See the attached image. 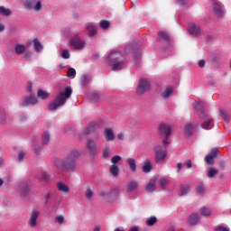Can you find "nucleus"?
Returning <instances> with one entry per match:
<instances>
[{"label":"nucleus","mask_w":231,"mask_h":231,"mask_svg":"<svg viewBox=\"0 0 231 231\" xmlns=\"http://www.w3.org/2000/svg\"><path fill=\"white\" fill-rule=\"evenodd\" d=\"M163 146L165 148H167V146L169 145V141H168V137L165 136V138L162 141Z\"/></svg>","instance_id":"nucleus-62"},{"label":"nucleus","mask_w":231,"mask_h":231,"mask_svg":"<svg viewBox=\"0 0 231 231\" xmlns=\"http://www.w3.org/2000/svg\"><path fill=\"white\" fill-rule=\"evenodd\" d=\"M120 161H122V156L120 155H115L111 159V162L113 163V165H116V163H118Z\"/></svg>","instance_id":"nucleus-43"},{"label":"nucleus","mask_w":231,"mask_h":231,"mask_svg":"<svg viewBox=\"0 0 231 231\" xmlns=\"http://www.w3.org/2000/svg\"><path fill=\"white\" fill-rule=\"evenodd\" d=\"M189 192V185H181V187H180V195L184 196V195H187Z\"/></svg>","instance_id":"nucleus-40"},{"label":"nucleus","mask_w":231,"mask_h":231,"mask_svg":"<svg viewBox=\"0 0 231 231\" xmlns=\"http://www.w3.org/2000/svg\"><path fill=\"white\" fill-rule=\"evenodd\" d=\"M70 46L75 50H82L84 48V42L80 40L79 35H76L70 40Z\"/></svg>","instance_id":"nucleus-5"},{"label":"nucleus","mask_w":231,"mask_h":231,"mask_svg":"<svg viewBox=\"0 0 231 231\" xmlns=\"http://www.w3.org/2000/svg\"><path fill=\"white\" fill-rule=\"evenodd\" d=\"M103 157H104L105 159L109 158V148H108V147H106V148H105V149L103 150Z\"/></svg>","instance_id":"nucleus-53"},{"label":"nucleus","mask_w":231,"mask_h":231,"mask_svg":"<svg viewBox=\"0 0 231 231\" xmlns=\"http://www.w3.org/2000/svg\"><path fill=\"white\" fill-rule=\"evenodd\" d=\"M105 138L106 142H113L115 141V132L113 128L106 127L104 129Z\"/></svg>","instance_id":"nucleus-9"},{"label":"nucleus","mask_w":231,"mask_h":231,"mask_svg":"<svg viewBox=\"0 0 231 231\" xmlns=\"http://www.w3.org/2000/svg\"><path fill=\"white\" fill-rule=\"evenodd\" d=\"M23 54H24V55H23V59H24L25 60H29L32 59V52L24 51Z\"/></svg>","instance_id":"nucleus-55"},{"label":"nucleus","mask_w":231,"mask_h":231,"mask_svg":"<svg viewBox=\"0 0 231 231\" xmlns=\"http://www.w3.org/2000/svg\"><path fill=\"white\" fill-rule=\"evenodd\" d=\"M42 8V5L41 1H38L36 5L33 6L34 11L39 12Z\"/></svg>","instance_id":"nucleus-52"},{"label":"nucleus","mask_w":231,"mask_h":231,"mask_svg":"<svg viewBox=\"0 0 231 231\" xmlns=\"http://www.w3.org/2000/svg\"><path fill=\"white\" fill-rule=\"evenodd\" d=\"M42 146L41 145H37V146L34 147L33 152L35 154H39L42 152Z\"/></svg>","instance_id":"nucleus-57"},{"label":"nucleus","mask_w":231,"mask_h":231,"mask_svg":"<svg viewBox=\"0 0 231 231\" xmlns=\"http://www.w3.org/2000/svg\"><path fill=\"white\" fill-rule=\"evenodd\" d=\"M215 231H229V229H227V227H224V226H218L216 227Z\"/></svg>","instance_id":"nucleus-58"},{"label":"nucleus","mask_w":231,"mask_h":231,"mask_svg":"<svg viewBox=\"0 0 231 231\" xmlns=\"http://www.w3.org/2000/svg\"><path fill=\"white\" fill-rule=\"evenodd\" d=\"M200 213H201L202 216L208 217L210 216L211 211H210L209 208H206V207H202V208H200Z\"/></svg>","instance_id":"nucleus-36"},{"label":"nucleus","mask_w":231,"mask_h":231,"mask_svg":"<svg viewBox=\"0 0 231 231\" xmlns=\"http://www.w3.org/2000/svg\"><path fill=\"white\" fill-rule=\"evenodd\" d=\"M37 97L42 100L47 99L50 97V93L45 90L39 89L37 91Z\"/></svg>","instance_id":"nucleus-29"},{"label":"nucleus","mask_w":231,"mask_h":231,"mask_svg":"<svg viewBox=\"0 0 231 231\" xmlns=\"http://www.w3.org/2000/svg\"><path fill=\"white\" fill-rule=\"evenodd\" d=\"M185 164L188 167V169H191L192 163L190 160H187Z\"/></svg>","instance_id":"nucleus-64"},{"label":"nucleus","mask_w":231,"mask_h":231,"mask_svg":"<svg viewBox=\"0 0 231 231\" xmlns=\"http://www.w3.org/2000/svg\"><path fill=\"white\" fill-rule=\"evenodd\" d=\"M172 93V88L171 87L166 88V89L162 93V97L166 100Z\"/></svg>","instance_id":"nucleus-31"},{"label":"nucleus","mask_w":231,"mask_h":231,"mask_svg":"<svg viewBox=\"0 0 231 231\" xmlns=\"http://www.w3.org/2000/svg\"><path fill=\"white\" fill-rule=\"evenodd\" d=\"M197 191L199 195H203L205 193V188L202 182L197 186Z\"/></svg>","instance_id":"nucleus-44"},{"label":"nucleus","mask_w":231,"mask_h":231,"mask_svg":"<svg viewBox=\"0 0 231 231\" xmlns=\"http://www.w3.org/2000/svg\"><path fill=\"white\" fill-rule=\"evenodd\" d=\"M31 191V184L28 182H23L21 186V194L22 196H27Z\"/></svg>","instance_id":"nucleus-14"},{"label":"nucleus","mask_w":231,"mask_h":231,"mask_svg":"<svg viewBox=\"0 0 231 231\" xmlns=\"http://www.w3.org/2000/svg\"><path fill=\"white\" fill-rule=\"evenodd\" d=\"M199 222V217H198L197 213H192L189 215L188 218V223L190 226H196Z\"/></svg>","instance_id":"nucleus-12"},{"label":"nucleus","mask_w":231,"mask_h":231,"mask_svg":"<svg viewBox=\"0 0 231 231\" xmlns=\"http://www.w3.org/2000/svg\"><path fill=\"white\" fill-rule=\"evenodd\" d=\"M67 76L68 77H75L77 76V70H75V69L73 68H69L67 71Z\"/></svg>","instance_id":"nucleus-46"},{"label":"nucleus","mask_w":231,"mask_h":231,"mask_svg":"<svg viewBox=\"0 0 231 231\" xmlns=\"http://www.w3.org/2000/svg\"><path fill=\"white\" fill-rule=\"evenodd\" d=\"M218 173V171L216 168H209V171L208 172V178L211 179L214 178Z\"/></svg>","instance_id":"nucleus-35"},{"label":"nucleus","mask_w":231,"mask_h":231,"mask_svg":"<svg viewBox=\"0 0 231 231\" xmlns=\"http://www.w3.org/2000/svg\"><path fill=\"white\" fill-rule=\"evenodd\" d=\"M14 52L16 55H23L26 52V46L18 43L14 46Z\"/></svg>","instance_id":"nucleus-13"},{"label":"nucleus","mask_w":231,"mask_h":231,"mask_svg":"<svg viewBox=\"0 0 231 231\" xmlns=\"http://www.w3.org/2000/svg\"><path fill=\"white\" fill-rule=\"evenodd\" d=\"M150 90V83L147 79H142L139 82V86L137 87L136 93L138 95H143L145 92Z\"/></svg>","instance_id":"nucleus-4"},{"label":"nucleus","mask_w":231,"mask_h":231,"mask_svg":"<svg viewBox=\"0 0 231 231\" xmlns=\"http://www.w3.org/2000/svg\"><path fill=\"white\" fill-rule=\"evenodd\" d=\"M192 130H193L192 124H190V123L187 124L186 127H185V134H186V136H188V137L191 136Z\"/></svg>","instance_id":"nucleus-33"},{"label":"nucleus","mask_w":231,"mask_h":231,"mask_svg":"<svg viewBox=\"0 0 231 231\" xmlns=\"http://www.w3.org/2000/svg\"><path fill=\"white\" fill-rule=\"evenodd\" d=\"M106 63L112 67L113 71L122 70L125 60L123 57L122 52L114 51L106 57Z\"/></svg>","instance_id":"nucleus-3"},{"label":"nucleus","mask_w":231,"mask_h":231,"mask_svg":"<svg viewBox=\"0 0 231 231\" xmlns=\"http://www.w3.org/2000/svg\"><path fill=\"white\" fill-rule=\"evenodd\" d=\"M171 38L168 32L161 31L158 32V42L164 41V42H170Z\"/></svg>","instance_id":"nucleus-18"},{"label":"nucleus","mask_w":231,"mask_h":231,"mask_svg":"<svg viewBox=\"0 0 231 231\" xmlns=\"http://www.w3.org/2000/svg\"><path fill=\"white\" fill-rule=\"evenodd\" d=\"M202 128L205 130H210L214 127V121L212 118L208 119L201 125Z\"/></svg>","instance_id":"nucleus-22"},{"label":"nucleus","mask_w":231,"mask_h":231,"mask_svg":"<svg viewBox=\"0 0 231 231\" xmlns=\"http://www.w3.org/2000/svg\"><path fill=\"white\" fill-rule=\"evenodd\" d=\"M219 114L223 120H225L226 122L229 121L230 117L228 116V115L225 109H220Z\"/></svg>","instance_id":"nucleus-39"},{"label":"nucleus","mask_w":231,"mask_h":231,"mask_svg":"<svg viewBox=\"0 0 231 231\" xmlns=\"http://www.w3.org/2000/svg\"><path fill=\"white\" fill-rule=\"evenodd\" d=\"M156 222H157L156 217H151L150 218H148V220H146V225L148 226H152Z\"/></svg>","instance_id":"nucleus-42"},{"label":"nucleus","mask_w":231,"mask_h":231,"mask_svg":"<svg viewBox=\"0 0 231 231\" xmlns=\"http://www.w3.org/2000/svg\"><path fill=\"white\" fill-rule=\"evenodd\" d=\"M13 12L11 9L5 8V6H0V15L9 17L12 15Z\"/></svg>","instance_id":"nucleus-27"},{"label":"nucleus","mask_w":231,"mask_h":231,"mask_svg":"<svg viewBox=\"0 0 231 231\" xmlns=\"http://www.w3.org/2000/svg\"><path fill=\"white\" fill-rule=\"evenodd\" d=\"M89 84V78H88V76L86 75H82L81 76V86L83 88L88 87V85Z\"/></svg>","instance_id":"nucleus-37"},{"label":"nucleus","mask_w":231,"mask_h":231,"mask_svg":"<svg viewBox=\"0 0 231 231\" xmlns=\"http://www.w3.org/2000/svg\"><path fill=\"white\" fill-rule=\"evenodd\" d=\"M86 29L88 32L89 37H95V35H97V26H95L94 24L92 23L88 24Z\"/></svg>","instance_id":"nucleus-19"},{"label":"nucleus","mask_w":231,"mask_h":231,"mask_svg":"<svg viewBox=\"0 0 231 231\" xmlns=\"http://www.w3.org/2000/svg\"><path fill=\"white\" fill-rule=\"evenodd\" d=\"M25 157V152L23 151H21L18 154V161L23 162Z\"/></svg>","instance_id":"nucleus-56"},{"label":"nucleus","mask_w":231,"mask_h":231,"mask_svg":"<svg viewBox=\"0 0 231 231\" xmlns=\"http://www.w3.org/2000/svg\"><path fill=\"white\" fill-rule=\"evenodd\" d=\"M126 162L128 163L130 170L133 172H135L136 171L135 160L134 158H127Z\"/></svg>","instance_id":"nucleus-28"},{"label":"nucleus","mask_w":231,"mask_h":231,"mask_svg":"<svg viewBox=\"0 0 231 231\" xmlns=\"http://www.w3.org/2000/svg\"><path fill=\"white\" fill-rule=\"evenodd\" d=\"M80 157V152L73 149L69 152L65 160H56L55 166L60 170L71 171L77 167V160Z\"/></svg>","instance_id":"nucleus-1"},{"label":"nucleus","mask_w":231,"mask_h":231,"mask_svg":"<svg viewBox=\"0 0 231 231\" xmlns=\"http://www.w3.org/2000/svg\"><path fill=\"white\" fill-rule=\"evenodd\" d=\"M93 125H89L86 130H85V134H89L91 133V131L93 130Z\"/></svg>","instance_id":"nucleus-59"},{"label":"nucleus","mask_w":231,"mask_h":231,"mask_svg":"<svg viewBox=\"0 0 231 231\" xmlns=\"http://www.w3.org/2000/svg\"><path fill=\"white\" fill-rule=\"evenodd\" d=\"M91 99L94 101V102H97L98 100H100V94L97 93V92H94L91 94Z\"/></svg>","instance_id":"nucleus-47"},{"label":"nucleus","mask_w":231,"mask_h":231,"mask_svg":"<svg viewBox=\"0 0 231 231\" xmlns=\"http://www.w3.org/2000/svg\"><path fill=\"white\" fill-rule=\"evenodd\" d=\"M170 180L167 178H161L160 179V187L162 189H165L166 186L169 185Z\"/></svg>","instance_id":"nucleus-34"},{"label":"nucleus","mask_w":231,"mask_h":231,"mask_svg":"<svg viewBox=\"0 0 231 231\" xmlns=\"http://www.w3.org/2000/svg\"><path fill=\"white\" fill-rule=\"evenodd\" d=\"M205 65H206V61L204 60H200L199 61V68H204L205 67Z\"/></svg>","instance_id":"nucleus-60"},{"label":"nucleus","mask_w":231,"mask_h":231,"mask_svg":"<svg viewBox=\"0 0 231 231\" xmlns=\"http://www.w3.org/2000/svg\"><path fill=\"white\" fill-rule=\"evenodd\" d=\"M99 196H100V197H106V196L110 197V192L100 191V192H99Z\"/></svg>","instance_id":"nucleus-61"},{"label":"nucleus","mask_w":231,"mask_h":231,"mask_svg":"<svg viewBox=\"0 0 231 231\" xmlns=\"http://www.w3.org/2000/svg\"><path fill=\"white\" fill-rule=\"evenodd\" d=\"M152 169V162L150 161V159H146L144 161V163L143 165L142 166V171L144 172V173H150Z\"/></svg>","instance_id":"nucleus-15"},{"label":"nucleus","mask_w":231,"mask_h":231,"mask_svg":"<svg viewBox=\"0 0 231 231\" xmlns=\"http://www.w3.org/2000/svg\"><path fill=\"white\" fill-rule=\"evenodd\" d=\"M159 134L162 136L169 137L171 134V128L169 125L161 124L158 127Z\"/></svg>","instance_id":"nucleus-6"},{"label":"nucleus","mask_w":231,"mask_h":231,"mask_svg":"<svg viewBox=\"0 0 231 231\" xmlns=\"http://www.w3.org/2000/svg\"><path fill=\"white\" fill-rule=\"evenodd\" d=\"M205 107V104L202 101H199V103L196 104L195 108L198 111H203Z\"/></svg>","instance_id":"nucleus-45"},{"label":"nucleus","mask_w":231,"mask_h":231,"mask_svg":"<svg viewBox=\"0 0 231 231\" xmlns=\"http://www.w3.org/2000/svg\"><path fill=\"white\" fill-rule=\"evenodd\" d=\"M42 142L43 145L49 144V143L51 142V134H49V132H44L42 134Z\"/></svg>","instance_id":"nucleus-26"},{"label":"nucleus","mask_w":231,"mask_h":231,"mask_svg":"<svg viewBox=\"0 0 231 231\" xmlns=\"http://www.w3.org/2000/svg\"><path fill=\"white\" fill-rule=\"evenodd\" d=\"M87 149L89 151L91 155L97 154V143L91 138L87 141Z\"/></svg>","instance_id":"nucleus-7"},{"label":"nucleus","mask_w":231,"mask_h":231,"mask_svg":"<svg viewBox=\"0 0 231 231\" xmlns=\"http://www.w3.org/2000/svg\"><path fill=\"white\" fill-rule=\"evenodd\" d=\"M205 162L208 164V165H213L214 164V158L212 156L207 155L205 157Z\"/></svg>","instance_id":"nucleus-50"},{"label":"nucleus","mask_w":231,"mask_h":231,"mask_svg":"<svg viewBox=\"0 0 231 231\" xmlns=\"http://www.w3.org/2000/svg\"><path fill=\"white\" fill-rule=\"evenodd\" d=\"M213 9L217 17H223L224 13H223L220 5L217 3L213 4Z\"/></svg>","instance_id":"nucleus-23"},{"label":"nucleus","mask_w":231,"mask_h":231,"mask_svg":"<svg viewBox=\"0 0 231 231\" xmlns=\"http://www.w3.org/2000/svg\"><path fill=\"white\" fill-rule=\"evenodd\" d=\"M217 154H218V149L212 148V150L210 151V153L208 155L215 159V158H217Z\"/></svg>","instance_id":"nucleus-48"},{"label":"nucleus","mask_w":231,"mask_h":231,"mask_svg":"<svg viewBox=\"0 0 231 231\" xmlns=\"http://www.w3.org/2000/svg\"><path fill=\"white\" fill-rule=\"evenodd\" d=\"M39 216H40V211H32V212L31 217L29 220V225L32 227H34L37 226V221H38Z\"/></svg>","instance_id":"nucleus-10"},{"label":"nucleus","mask_w":231,"mask_h":231,"mask_svg":"<svg viewBox=\"0 0 231 231\" xmlns=\"http://www.w3.org/2000/svg\"><path fill=\"white\" fill-rule=\"evenodd\" d=\"M99 26L103 29V30H107L109 29V27L111 26V23L108 20H101L99 22Z\"/></svg>","instance_id":"nucleus-32"},{"label":"nucleus","mask_w":231,"mask_h":231,"mask_svg":"<svg viewBox=\"0 0 231 231\" xmlns=\"http://www.w3.org/2000/svg\"><path fill=\"white\" fill-rule=\"evenodd\" d=\"M166 156H167V151L155 150V161L157 163L163 162Z\"/></svg>","instance_id":"nucleus-8"},{"label":"nucleus","mask_w":231,"mask_h":231,"mask_svg":"<svg viewBox=\"0 0 231 231\" xmlns=\"http://www.w3.org/2000/svg\"><path fill=\"white\" fill-rule=\"evenodd\" d=\"M138 183L134 180L130 181V183L127 186V189L129 192H134L137 189Z\"/></svg>","instance_id":"nucleus-30"},{"label":"nucleus","mask_w":231,"mask_h":231,"mask_svg":"<svg viewBox=\"0 0 231 231\" xmlns=\"http://www.w3.org/2000/svg\"><path fill=\"white\" fill-rule=\"evenodd\" d=\"M23 5L25 9L32 10L34 8V2L27 0L24 2Z\"/></svg>","instance_id":"nucleus-38"},{"label":"nucleus","mask_w":231,"mask_h":231,"mask_svg":"<svg viewBox=\"0 0 231 231\" xmlns=\"http://www.w3.org/2000/svg\"><path fill=\"white\" fill-rule=\"evenodd\" d=\"M189 34H192L194 36H199L201 33L200 26L192 24L189 27Z\"/></svg>","instance_id":"nucleus-16"},{"label":"nucleus","mask_w":231,"mask_h":231,"mask_svg":"<svg viewBox=\"0 0 231 231\" xmlns=\"http://www.w3.org/2000/svg\"><path fill=\"white\" fill-rule=\"evenodd\" d=\"M33 48L37 53H40L43 50V45L37 38L33 39Z\"/></svg>","instance_id":"nucleus-21"},{"label":"nucleus","mask_w":231,"mask_h":231,"mask_svg":"<svg viewBox=\"0 0 231 231\" xmlns=\"http://www.w3.org/2000/svg\"><path fill=\"white\" fill-rule=\"evenodd\" d=\"M58 189L64 194L69 193V187L62 181L58 182Z\"/></svg>","instance_id":"nucleus-20"},{"label":"nucleus","mask_w":231,"mask_h":231,"mask_svg":"<svg viewBox=\"0 0 231 231\" xmlns=\"http://www.w3.org/2000/svg\"><path fill=\"white\" fill-rule=\"evenodd\" d=\"M38 103V99L35 96L26 97L23 100V106H27L30 105H36Z\"/></svg>","instance_id":"nucleus-11"},{"label":"nucleus","mask_w":231,"mask_h":231,"mask_svg":"<svg viewBox=\"0 0 231 231\" xmlns=\"http://www.w3.org/2000/svg\"><path fill=\"white\" fill-rule=\"evenodd\" d=\"M85 196L87 199H91L93 198V190L89 187L87 188V190L85 192Z\"/></svg>","instance_id":"nucleus-49"},{"label":"nucleus","mask_w":231,"mask_h":231,"mask_svg":"<svg viewBox=\"0 0 231 231\" xmlns=\"http://www.w3.org/2000/svg\"><path fill=\"white\" fill-rule=\"evenodd\" d=\"M110 173L114 176V177H118V173L120 172V169L118 168V165L116 164H112L109 168Z\"/></svg>","instance_id":"nucleus-24"},{"label":"nucleus","mask_w":231,"mask_h":231,"mask_svg":"<svg viewBox=\"0 0 231 231\" xmlns=\"http://www.w3.org/2000/svg\"><path fill=\"white\" fill-rule=\"evenodd\" d=\"M207 116H208V114L206 112H204V110H201L200 114H199V117L200 118H205Z\"/></svg>","instance_id":"nucleus-63"},{"label":"nucleus","mask_w":231,"mask_h":231,"mask_svg":"<svg viewBox=\"0 0 231 231\" xmlns=\"http://www.w3.org/2000/svg\"><path fill=\"white\" fill-rule=\"evenodd\" d=\"M155 183H156V179L155 178L151 179L145 187V190L149 193L153 192L155 190Z\"/></svg>","instance_id":"nucleus-17"},{"label":"nucleus","mask_w":231,"mask_h":231,"mask_svg":"<svg viewBox=\"0 0 231 231\" xmlns=\"http://www.w3.org/2000/svg\"><path fill=\"white\" fill-rule=\"evenodd\" d=\"M61 58L64 60H69V51L64 50L61 53Z\"/></svg>","instance_id":"nucleus-51"},{"label":"nucleus","mask_w":231,"mask_h":231,"mask_svg":"<svg viewBox=\"0 0 231 231\" xmlns=\"http://www.w3.org/2000/svg\"><path fill=\"white\" fill-rule=\"evenodd\" d=\"M120 197V188H114L110 190V198L117 199Z\"/></svg>","instance_id":"nucleus-25"},{"label":"nucleus","mask_w":231,"mask_h":231,"mask_svg":"<svg viewBox=\"0 0 231 231\" xmlns=\"http://www.w3.org/2000/svg\"><path fill=\"white\" fill-rule=\"evenodd\" d=\"M56 222H58L60 225L64 223V217L62 215H60L59 217H56L55 218Z\"/></svg>","instance_id":"nucleus-54"},{"label":"nucleus","mask_w":231,"mask_h":231,"mask_svg":"<svg viewBox=\"0 0 231 231\" xmlns=\"http://www.w3.org/2000/svg\"><path fill=\"white\" fill-rule=\"evenodd\" d=\"M71 94H73V89L71 87H66L63 92L58 94L52 101L48 105V108L51 111H55L57 108L64 106L66 104V100H68Z\"/></svg>","instance_id":"nucleus-2"},{"label":"nucleus","mask_w":231,"mask_h":231,"mask_svg":"<svg viewBox=\"0 0 231 231\" xmlns=\"http://www.w3.org/2000/svg\"><path fill=\"white\" fill-rule=\"evenodd\" d=\"M41 178L45 182L51 181V176L49 175V173L47 171H42L41 173Z\"/></svg>","instance_id":"nucleus-41"}]
</instances>
